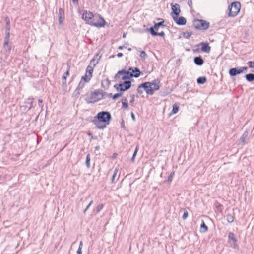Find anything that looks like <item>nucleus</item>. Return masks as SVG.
I'll return each instance as SVG.
<instances>
[{"label": "nucleus", "instance_id": "1", "mask_svg": "<svg viewBox=\"0 0 254 254\" xmlns=\"http://www.w3.org/2000/svg\"><path fill=\"white\" fill-rule=\"evenodd\" d=\"M112 117L110 112L108 111H101L99 112L94 117L92 123L100 129H103L109 125L111 120Z\"/></svg>", "mask_w": 254, "mask_h": 254}, {"label": "nucleus", "instance_id": "2", "mask_svg": "<svg viewBox=\"0 0 254 254\" xmlns=\"http://www.w3.org/2000/svg\"><path fill=\"white\" fill-rule=\"evenodd\" d=\"M159 83L160 81L157 80H154L153 82H145L141 84V87H143L147 95H152L154 91L159 89Z\"/></svg>", "mask_w": 254, "mask_h": 254}, {"label": "nucleus", "instance_id": "3", "mask_svg": "<svg viewBox=\"0 0 254 254\" xmlns=\"http://www.w3.org/2000/svg\"><path fill=\"white\" fill-rule=\"evenodd\" d=\"M104 93L102 90L97 89L91 92L90 95L85 98L87 103H93L104 99Z\"/></svg>", "mask_w": 254, "mask_h": 254}, {"label": "nucleus", "instance_id": "4", "mask_svg": "<svg viewBox=\"0 0 254 254\" xmlns=\"http://www.w3.org/2000/svg\"><path fill=\"white\" fill-rule=\"evenodd\" d=\"M106 24V22L104 19L99 14L95 15L89 23V24L91 26L99 28L104 27Z\"/></svg>", "mask_w": 254, "mask_h": 254}, {"label": "nucleus", "instance_id": "5", "mask_svg": "<svg viewBox=\"0 0 254 254\" xmlns=\"http://www.w3.org/2000/svg\"><path fill=\"white\" fill-rule=\"evenodd\" d=\"M240 8L241 4L239 2H233L229 5L228 8L229 10V16L235 17L239 13Z\"/></svg>", "mask_w": 254, "mask_h": 254}, {"label": "nucleus", "instance_id": "6", "mask_svg": "<svg viewBox=\"0 0 254 254\" xmlns=\"http://www.w3.org/2000/svg\"><path fill=\"white\" fill-rule=\"evenodd\" d=\"M193 24L195 29L201 30H206L210 27L209 22L202 19H194Z\"/></svg>", "mask_w": 254, "mask_h": 254}, {"label": "nucleus", "instance_id": "7", "mask_svg": "<svg viewBox=\"0 0 254 254\" xmlns=\"http://www.w3.org/2000/svg\"><path fill=\"white\" fill-rule=\"evenodd\" d=\"M121 75H122L121 79L123 80H128L132 78V75L130 72L129 69H128V70L122 69L119 71L115 75L114 78L116 80H117L120 78Z\"/></svg>", "mask_w": 254, "mask_h": 254}, {"label": "nucleus", "instance_id": "8", "mask_svg": "<svg viewBox=\"0 0 254 254\" xmlns=\"http://www.w3.org/2000/svg\"><path fill=\"white\" fill-rule=\"evenodd\" d=\"M94 67L89 65L86 69L85 75L82 77V80L88 82L92 77Z\"/></svg>", "mask_w": 254, "mask_h": 254}, {"label": "nucleus", "instance_id": "9", "mask_svg": "<svg viewBox=\"0 0 254 254\" xmlns=\"http://www.w3.org/2000/svg\"><path fill=\"white\" fill-rule=\"evenodd\" d=\"M237 240L235 237V235L233 232H229L228 233V242L230 244V246L234 249H238V245L237 244Z\"/></svg>", "mask_w": 254, "mask_h": 254}, {"label": "nucleus", "instance_id": "10", "mask_svg": "<svg viewBox=\"0 0 254 254\" xmlns=\"http://www.w3.org/2000/svg\"><path fill=\"white\" fill-rule=\"evenodd\" d=\"M118 86L120 87V92H123L127 91L131 87V82L130 80H124L123 82H120Z\"/></svg>", "mask_w": 254, "mask_h": 254}, {"label": "nucleus", "instance_id": "11", "mask_svg": "<svg viewBox=\"0 0 254 254\" xmlns=\"http://www.w3.org/2000/svg\"><path fill=\"white\" fill-rule=\"evenodd\" d=\"M94 16L92 12L87 10H83L82 18L89 24V23L90 22Z\"/></svg>", "mask_w": 254, "mask_h": 254}, {"label": "nucleus", "instance_id": "12", "mask_svg": "<svg viewBox=\"0 0 254 254\" xmlns=\"http://www.w3.org/2000/svg\"><path fill=\"white\" fill-rule=\"evenodd\" d=\"M171 9L172 10L171 12V16H179L181 10L180 8V5L178 4L175 3L174 5L173 3L171 4Z\"/></svg>", "mask_w": 254, "mask_h": 254}, {"label": "nucleus", "instance_id": "13", "mask_svg": "<svg viewBox=\"0 0 254 254\" xmlns=\"http://www.w3.org/2000/svg\"><path fill=\"white\" fill-rule=\"evenodd\" d=\"M172 18L178 25H184L186 23V19L183 16L178 17V16H173Z\"/></svg>", "mask_w": 254, "mask_h": 254}, {"label": "nucleus", "instance_id": "14", "mask_svg": "<svg viewBox=\"0 0 254 254\" xmlns=\"http://www.w3.org/2000/svg\"><path fill=\"white\" fill-rule=\"evenodd\" d=\"M132 77L138 78L141 74V71L137 67H131L129 68Z\"/></svg>", "mask_w": 254, "mask_h": 254}, {"label": "nucleus", "instance_id": "15", "mask_svg": "<svg viewBox=\"0 0 254 254\" xmlns=\"http://www.w3.org/2000/svg\"><path fill=\"white\" fill-rule=\"evenodd\" d=\"M242 73L240 67L232 68L229 71V74L231 77L235 76Z\"/></svg>", "mask_w": 254, "mask_h": 254}, {"label": "nucleus", "instance_id": "16", "mask_svg": "<svg viewBox=\"0 0 254 254\" xmlns=\"http://www.w3.org/2000/svg\"><path fill=\"white\" fill-rule=\"evenodd\" d=\"M201 45V51L206 53H209L211 51V47L209 45V44L207 42H201L200 43Z\"/></svg>", "mask_w": 254, "mask_h": 254}, {"label": "nucleus", "instance_id": "17", "mask_svg": "<svg viewBox=\"0 0 254 254\" xmlns=\"http://www.w3.org/2000/svg\"><path fill=\"white\" fill-rule=\"evenodd\" d=\"M194 64L198 66H201L203 64L204 61L201 56L195 57L193 60Z\"/></svg>", "mask_w": 254, "mask_h": 254}, {"label": "nucleus", "instance_id": "18", "mask_svg": "<svg viewBox=\"0 0 254 254\" xmlns=\"http://www.w3.org/2000/svg\"><path fill=\"white\" fill-rule=\"evenodd\" d=\"M159 20H161V22H159L157 23H155L153 27H151L150 28H152L153 30H157L160 26L162 27L163 28L165 26V25L163 24L164 23V20L162 19H159Z\"/></svg>", "mask_w": 254, "mask_h": 254}, {"label": "nucleus", "instance_id": "19", "mask_svg": "<svg viewBox=\"0 0 254 254\" xmlns=\"http://www.w3.org/2000/svg\"><path fill=\"white\" fill-rule=\"evenodd\" d=\"M149 31L150 34L153 36H160L161 37H164L165 36V33L163 31L161 32H157L155 30H153L152 28H149Z\"/></svg>", "mask_w": 254, "mask_h": 254}, {"label": "nucleus", "instance_id": "20", "mask_svg": "<svg viewBox=\"0 0 254 254\" xmlns=\"http://www.w3.org/2000/svg\"><path fill=\"white\" fill-rule=\"evenodd\" d=\"M208 227L205 224L204 221L203 220H202L201 224L200 225V232L201 233H205L208 231Z\"/></svg>", "mask_w": 254, "mask_h": 254}, {"label": "nucleus", "instance_id": "21", "mask_svg": "<svg viewBox=\"0 0 254 254\" xmlns=\"http://www.w3.org/2000/svg\"><path fill=\"white\" fill-rule=\"evenodd\" d=\"M245 77L248 82H253L254 81V74L249 73L245 75Z\"/></svg>", "mask_w": 254, "mask_h": 254}, {"label": "nucleus", "instance_id": "22", "mask_svg": "<svg viewBox=\"0 0 254 254\" xmlns=\"http://www.w3.org/2000/svg\"><path fill=\"white\" fill-rule=\"evenodd\" d=\"M102 86L105 89H107L110 85V81L108 79H106L101 83Z\"/></svg>", "mask_w": 254, "mask_h": 254}, {"label": "nucleus", "instance_id": "23", "mask_svg": "<svg viewBox=\"0 0 254 254\" xmlns=\"http://www.w3.org/2000/svg\"><path fill=\"white\" fill-rule=\"evenodd\" d=\"M179 103H176L173 105V109L170 113V114H176L179 111Z\"/></svg>", "mask_w": 254, "mask_h": 254}, {"label": "nucleus", "instance_id": "24", "mask_svg": "<svg viewBox=\"0 0 254 254\" xmlns=\"http://www.w3.org/2000/svg\"><path fill=\"white\" fill-rule=\"evenodd\" d=\"M248 134V132L247 131H245L242 135L240 140L241 142L243 143V144L246 143V141L247 138Z\"/></svg>", "mask_w": 254, "mask_h": 254}, {"label": "nucleus", "instance_id": "25", "mask_svg": "<svg viewBox=\"0 0 254 254\" xmlns=\"http://www.w3.org/2000/svg\"><path fill=\"white\" fill-rule=\"evenodd\" d=\"M207 81V78L205 76L200 77L197 78V82L199 84H203Z\"/></svg>", "mask_w": 254, "mask_h": 254}, {"label": "nucleus", "instance_id": "26", "mask_svg": "<svg viewBox=\"0 0 254 254\" xmlns=\"http://www.w3.org/2000/svg\"><path fill=\"white\" fill-rule=\"evenodd\" d=\"M122 108L127 110L128 109V101L126 98L122 100Z\"/></svg>", "mask_w": 254, "mask_h": 254}, {"label": "nucleus", "instance_id": "27", "mask_svg": "<svg viewBox=\"0 0 254 254\" xmlns=\"http://www.w3.org/2000/svg\"><path fill=\"white\" fill-rule=\"evenodd\" d=\"M227 221L229 223H231L234 221V217L230 214L226 215Z\"/></svg>", "mask_w": 254, "mask_h": 254}, {"label": "nucleus", "instance_id": "28", "mask_svg": "<svg viewBox=\"0 0 254 254\" xmlns=\"http://www.w3.org/2000/svg\"><path fill=\"white\" fill-rule=\"evenodd\" d=\"M90 155L89 154H88L86 158V161H85V164L86 167L88 168H89L90 167Z\"/></svg>", "mask_w": 254, "mask_h": 254}, {"label": "nucleus", "instance_id": "29", "mask_svg": "<svg viewBox=\"0 0 254 254\" xmlns=\"http://www.w3.org/2000/svg\"><path fill=\"white\" fill-rule=\"evenodd\" d=\"M138 149H139V145H137L136 146L135 149V150L134 151V153L133 154L132 157L131 158V161L132 162H133L134 161V158H135V156H136V155L137 154V153L138 152Z\"/></svg>", "mask_w": 254, "mask_h": 254}, {"label": "nucleus", "instance_id": "30", "mask_svg": "<svg viewBox=\"0 0 254 254\" xmlns=\"http://www.w3.org/2000/svg\"><path fill=\"white\" fill-rule=\"evenodd\" d=\"M85 82L84 80H82L81 79L77 88L79 90H81L84 87Z\"/></svg>", "mask_w": 254, "mask_h": 254}, {"label": "nucleus", "instance_id": "31", "mask_svg": "<svg viewBox=\"0 0 254 254\" xmlns=\"http://www.w3.org/2000/svg\"><path fill=\"white\" fill-rule=\"evenodd\" d=\"M118 171V168H116L114 170V173L112 175V179H111V182L112 183H114V180H115V177L117 175V173Z\"/></svg>", "mask_w": 254, "mask_h": 254}, {"label": "nucleus", "instance_id": "32", "mask_svg": "<svg viewBox=\"0 0 254 254\" xmlns=\"http://www.w3.org/2000/svg\"><path fill=\"white\" fill-rule=\"evenodd\" d=\"M182 34L183 36L186 37L187 38H189V37H190L191 36L192 33L191 32H189L186 31V32H183Z\"/></svg>", "mask_w": 254, "mask_h": 254}, {"label": "nucleus", "instance_id": "33", "mask_svg": "<svg viewBox=\"0 0 254 254\" xmlns=\"http://www.w3.org/2000/svg\"><path fill=\"white\" fill-rule=\"evenodd\" d=\"M123 92H120L119 93H116L115 94L113 95L112 96V99L114 100H116L118 98L121 97L122 96Z\"/></svg>", "mask_w": 254, "mask_h": 254}, {"label": "nucleus", "instance_id": "34", "mask_svg": "<svg viewBox=\"0 0 254 254\" xmlns=\"http://www.w3.org/2000/svg\"><path fill=\"white\" fill-rule=\"evenodd\" d=\"M143 87H141V84L138 86V87L137 89V92H138V93H139L140 95H141L143 93Z\"/></svg>", "mask_w": 254, "mask_h": 254}, {"label": "nucleus", "instance_id": "35", "mask_svg": "<svg viewBox=\"0 0 254 254\" xmlns=\"http://www.w3.org/2000/svg\"><path fill=\"white\" fill-rule=\"evenodd\" d=\"M98 63V60H97V61H96L95 59H92L91 61H90V64H92L93 67H95V66L96 65V64H97Z\"/></svg>", "mask_w": 254, "mask_h": 254}, {"label": "nucleus", "instance_id": "36", "mask_svg": "<svg viewBox=\"0 0 254 254\" xmlns=\"http://www.w3.org/2000/svg\"><path fill=\"white\" fill-rule=\"evenodd\" d=\"M139 56L141 58H143V59H146L148 57V56L146 54V52L145 51H142L140 52V54L139 55Z\"/></svg>", "mask_w": 254, "mask_h": 254}, {"label": "nucleus", "instance_id": "37", "mask_svg": "<svg viewBox=\"0 0 254 254\" xmlns=\"http://www.w3.org/2000/svg\"><path fill=\"white\" fill-rule=\"evenodd\" d=\"M174 175V172L173 171L170 174L169 176L168 177V179H167L168 182H170L172 181V178H173Z\"/></svg>", "mask_w": 254, "mask_h": 254}, {"label": "nucleus", "instance_id": "38", "mask_svg": "<svg viewBox=\"0 0 254 254\" xmlns=\"http://www.w3.org/2000/svg\"><path fill=\"white\" fill-rule=\"evenodd\" d=\"M247 64L249 68L254 69V61H249L247 63Z\"/></svg>", "mask_w": 254, "mask_h": 254}, {"label": "nucleus", "instance_id": "39", "mask_svg": "<svg viewBox=\"0 0 254 254\" xmlns=\"http://www.w3.org/2000/svg\"><path fill=\"white\" fill-rule=\"evenodd\" d=\"M103 204H99L97 207L96 212L99 213L103 209Z\"/></svg>", "mask_w": 254, "mask_h": 254}, {"label": "nucleus", "instance_id": "40", "mask_svg": "<svg viewBox=\"0 0 254 254\" xmlns=\"http://www.w3.org/2000/svg\"><path fill=\"white\" fill-rule=\"evenodd\" d=\"M93 201L92 200H91L90 203H89V204L87 206V207H86V208L83 211V213L84 214H85L86 211L88 209V208H89V207L92 205V204L93 203Z\"/></svg>", "mask_w": 254, "mask_h": 254}, {"label": "nucleus", "instance_id": "41", "mask_svg": "<svg viewBox=\"0 0 254 254\" xmlns=\"http://www.w3.org/2000/svg\"><path fill=\"white\" fill-rule=\"evenodd\" d=\"M188 216V213L187 211H185L184 212V214L182 216L183 219L185 220L186 219Z\"/></svg>", "mask_w": 254, "mask_h": 254}, {"label": "nucleus", "instance_id": "42", "mask_svg": "<svg viewBox=\"0 0 254 254\" xmlns=\"http://www.w3.org/2000/svg\"><path fill=\"white\" fill-rule=\"evenodd\" d=\"M80 91L81 90H79L78 88H76V90H75V91L73 93V95L75 96H77V95L80 94Z\"/></svg>", "mask_w": 254, "mask_h": 254}, {"label": "nucleus", "instance_id": "43", "mask_svg": "<svg viewBox=\"0 0 254 254\" xmlns=\"http://www.w3.org/2000/svg\"><path fill=\"white\" fill-rule=\"evenodd\" d=\"M215 206L217 208H220L223 207V205L218 202L215 203Z\"/></svg>", "mask_w": 254, "mask_h": 254}, {"label": "nucleus", "instance_id": "44", "mask_svg": "<svg viewBox=\"0 0 254 254\" xmlns=\"http://www.w3.org/2000/svg\"><path fill=\"white\" fill-rule=\"evenodd\" d=\"M131 100L130 101V104H133L135 100V95H131Z\"/></svg>", "mask_w": 254, "mask_h": 254}, {"label": "nucleus", "instance_id": "45", "mask_svg": "<svg viewBox=\"0 0 254 254\" xmlns=\"http://www.w3.org/2000/svg\"><path fill=\"white\" fill-rule=\"evenodd\" d=\"M188 4L190 8H191L192 7V0H188Z\"/></svg>", "mask_w": 254, "mask_h": 254}, {"label": "nucleus", "instance_id": "46", "mask_svg": "<svg viewBox=\"0 0 254 254\" xmlns=\"http://www.w3.org/2000/svg\"><path fill=\"white\" fill-rule=\"evenodd\" d=\"M118 85L119 84H116L114 85V87L116 89L117 91L120 92V89H119L120 88V87L118 86Z\"/></svg>", "mask_w": 254, "mask_h": 254}, {"label": "nucleus", "instance_id": "47", "mask_svg": "<svg viewBox=\"0 0 254 254\" xmlns=\"http://www.w3.org/2000/svg\"><path fill=\"white\" fill-rule=\"evenodd\" d=\"M242 73L244 72L245 71H247L248 69V68L247 67H240Z\"/></svg>", "mask_w": 254, "mask_h": 254}, {"label": "nucleus", "instance_id": "48", "mask_svg": "<svg viewBox=\"0 0 254 254\" xmlns=\"http://www.w3.org/2000/svg\"><path fill=\"white\" fill-rule=\"evenodd\" d=\"M62 11V9H60V16H59V22L60 24H61L62 23V16L61 15V11Z\"/></svg>", "mask_w": 254, "mask_h": 254}, {"label": "nucleus", "instance_id": "49", "mask_svg": "<svg viewBox=\"0 0 254 254\" xmlns=\"http://www.w3.org/2000/svg\"><path fill=\"white\" fill-rule=\"evenodd\" d=\"M78 0H72V1L74 5H78Z\"/></svg>", "mask_w": 254, "mask_h": 254}, {"label": "nucleus", "instance_id": "50", "mask_svg": "<svg viewBox=\"0 0 254 254\" xmlns=\"http://www.w3.org/2000/svg\"><path fill=\"white\" fill-rule=\"evenodd\" d=\"M121 127L123 128H125V122H124V121L123 119H122V122H121Z\"/></svg>", "mask_w": 254, "mask_h": 254}, {"label": "nucleus", "instance_id": "51", "mask_svg": "<svg viewBox=\"0 0 254 254\" xmlns=\"http://www.w3.org/2000/svg\"><path fill=\"white\" fill-rule=\"evenodd\" d=\"M131 117L133 121H135V117L133 112H131Z\"/></svg>", "mask_w": 254, "mask_h": 254}, {"label": "nucleus", "instance_id": "52", "mask_svg": "<svg viewBox=\"0 0 254 254\" xmlns=\"http://www.w3.org/2000/svg\"><path fill=\"white\" fill-rule=\"evenodd\" d=\"M77 254H82V249H81L80 248H78V249L77 251Z\"/></svg>", "mask_w": 254, "mask_h": 254}, {"label": "nucleus", "instance_id": "53", "mask_svg": "<svg viewBox=\"0 0 254 254\" xmlns=\"http://www.w3.org/2000/svg\"><path fill=\"white\" fill-rule=\"evenodd\" d=\"M117 57L119 58H121L123 56V54L122 53H119L117 55Z\"/></svg>", "mask_w": 254, "mask_h": 254}, {"label": "nucleus", "instance_id": "54", "mask_svg": "<svg viewBox=\"0 0 254 254\" xmlns=\"http://www.w3.org/2000/svg\"><path fill=\"white\" fill-rule=\"evenodd\" d=\"M125 47H126V46L125 45L120 46L118 47V49L122 50L124 48H125Z\"/></svg>", "mask_w": 254, "mask_h": 254}, {"label": "nucleus", "instance_id": "55", "mask_svg": "<svg viewBox=\"0 0 254 254\" xmlns=\"http://www.w3.org/2000/svg\"><path fill=\"white\" fill-rule=\"evenodd\" d=\"M82 246H83V243H82V241H80V243H79V247L78 248H80L81 249H82Z\"/></svg>", "mask_w": 254, "mask_h": 254}, {"label": "nucleus", "instance_id": "56", "mask_svg": "<svg viewBox=\"0 0 254 254\" xmlns=\"http://www.w3.org/2000/svg\"><path fill=\"white\" fill-rule=\"evenodd\" d=\"M88 134L90 137H91V138L94 139L91 132H88Z\"/></svg>", "mask_w": 254, "mask_h": 254}, {"label": "nucleus", "instance_id": "57", "mask_svg": "<svg viewBox=\"0 0 254 254\" xmlns=\"http://www.w3.org/2000/svg\"><path fill=\"white\" fill-rule=\"evenodd\" d=\"M107 96L109 97H112V98L113 95H112V93H109V94H107Z\"/></svg>", "mask_w": 254, "mask_h": 254}, {"label": "nucleus", "instance_id": "58", "mask_svg": "<svg viewBox=\"0 0 254 254\" xmlns=\"http://www.w3.org/2000/svg\"><path fill=\"white\" fill-rule=\"evenodd\" d=\"M69 70H67L66 71V72H65V73H64V74H66V75H69Z\"/></svg>", "mask_w": 254, "mask_h": 254}, {"label": "nucleus", "instance_id": "59", "mask_svg": "<svg viewBox=\"0 0 254 254\" xmlns=\"http://www.w3.org/2000/svg\"><path fill=\"white\" fill-rule=\"evenodd\" d=\"M127 33H124L123 34V38H125L126 37Z\"/></svg>", "mask_w": 254, "mask_h": 254}, {"label": "nucleus", "instance_id": "60", "mask_svg": "<svg viewBox=\"0 0 254 254\" xmlns=\"http://www.w3.org/2000/svg\"><path fill=\"white\" fill-rule=\"evenodd\" d=\"M95 148V150H99L100 149V146H96Z\"/></svg>", "mask_w": 254, "mask_h": 254}, {"label": "nucleus", "instance_id": "61", "mask_svg": "<svg viewBox=\"0 0 254 254\" xmlns=\"http://www.w3.org/2000/svg\"><path fill=\"white\" fill-rule=\"evenodd\" d=\"M103 92L104 93V98L105 96H107V93L106 92H104V91H103Z\"/></svg>", "mask_w": 254, "mask_h": 254}, {"label": "nucleus", "instance_id": "62", "mask_svg": "<svg viewBox=\"0 0 254 254\" xmlns=\"http://www.w3.org/2000/svg\"><path fill=\"white\" fill-rule=\"evenodd\" d=\"M8 41H5L4 42V45H8Z\"/></svg>", "mask_w": 254, "mask_h": 254}, {"label": "nucleus", "instance_id": "63", "mask_svg": "<svg viewBox=\"0 0 254 254\" xmlns=\"http://www.w3.org/2000/svg\"><path fill=\"white\" fill-rule=\"evenodd\" d=\"M128 51H131V49L130 48H128Z\"/></svg>", "mask_w": 254, "mask_h": 254}, {"label": "nucleus", "instance_id": "64", "mask_svg": "<svg viewBox=\"0 0 254 254\" xmlns=\"http://www.w3.org/2000/svg\"><path fill=\"white\" fill-rule=\"evenodd\" d=\"M39 101L40 102H41V103H42V100H39Z\"/></svg>", "mask_w": 254, "mask_h": 254}]
</instances>
